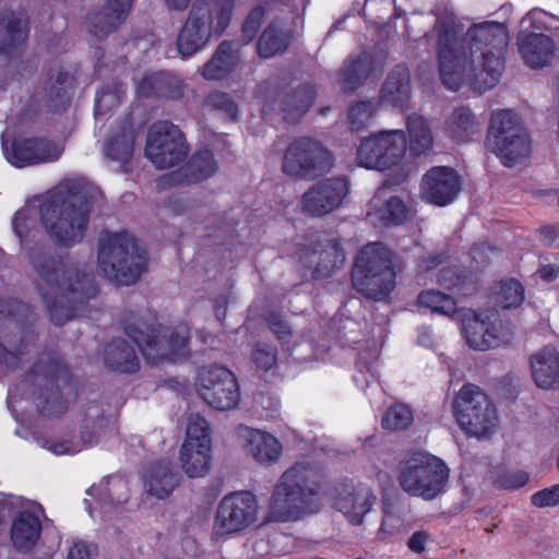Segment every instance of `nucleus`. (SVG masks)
Instances as JSON below:
<instances>
[{
	"label": "nucleus",
	"mask_w": 559,
	"mask_h": 559,
	"mask_svg": "<svg viewBox=\"0 0 559 559\" xmlns=\"http://www.w3.org/2000/svg\"><path fill=\"white\" fill-rule=\"evenodd\" d=\"M82 444L73 443L68 440L46 441L44 447L56 455L75 454L85 448L92 447L98 442L87 430L82 431Z\"/></svg>",
	"instance_id": "51"
},
{
	"label": "nucleus",
	"mask_w": 559,
	"mask_h": 559,
	"mask_svg": "<svg viewBox=\"0 0 559 559\" xmlns=\"http://www.w3.org/2000/svg\"><path fill=\"white\" fill-rule=\"evenodd\" d=\"M288 45V34L276 24H271L261 35L258 52L262 58H272L284 51Z\"/></svg>",
	"instance_id": "48"
},
{
	"label": "nucleus",
	"mask_w": 559,
	"mask_h": 559,
	"mask_svg": "<svg viewBox=\"0 0 559 559\" xmlns=\"http://www.w3.org/2000/svg\"><path fill=\"white\" fill-rule=\"evenodd\" d=\"M29 261L38 276V289L56 325L83 314L85 302L97 295L94 276L80 274L68 259L57 260L50 250L39 248L29 253Z\"/></svg>",
	"instance_id": "2"
},
{
	"label": "nucleus",
	"mask_w": 559,
	"mask_h": 559,
	"mask_svg": "<svg viewBox=\"0 0 559 559\" xmlns=\"http://www.w3.org/2000/svg\"><path fill=\"white\" fill-rule=\"evenodd\" d=\"M461 182L456 171L450 167L436 166L423 177L421 198L431 204L444 206L453 202L460 191Z\"/></svg>",
	"instance_id": "24"
},
{
	"label": "nucleus",
	"mask_w": 559,
	"mask_h": 559,
	"mask_svg": "<svg viewBox=\"0 0 559 559\" xmlns=\"http://www.w3.org/2000/svg\"><path fill=\"white\" fill-rule=\"evenodd\" d=\"M428 535L425 532H416L408 539V548L414 552H421L425 549Z\"/></svg>",
	"instance_id": "62"
},
{
	"label": "nucleus",
	"mask_w": 559,
	"mask_h": 559,
	"mask_svg": "<svg viewBox=\"0 0 559 559\" xmlns=\"http://www.w3.org/2000/svg\"><path fill=\"white\" fill-rule=\"evenodd\" d=\"M411 97V75L404 66H397L388 75L381 92L380 100L393 107H403Z\"/></svg>",
	"instance_id": "36"
},
{
	"label": "nucleus",
	"mask_w": 559,
	"mask_h": 559,
	"mask_svg": "<svg viewBox=\"0 0 559 559\" xmlns=\"http://www.w3.org/2000/svg\"><path fill=\"white\" fill-rule=\"evenodd\" d=\"M145 251L128 233H103L99 238L98 267L117 285L135 283L146 267Z\"/></svg>",
	"instance_id": "6"
},
{
	"label": "nucleus",
	"mask_w": 559,
	"mask_h": 559,
	"mask_svg": "<svg viewBox=\"0 0 559 559\" xmlns=\"http://www.w3.org/2000/svg\"><path fill=\"white\" fill-rule=\"evenodd\" d=\"M316 91L312 86H304L284 102V119L290 122L299 119L313 104Z\"/></svg>",
	"instance_id": "47"
},
{
	"label": "nucleus",
	"mask_w": 559,
	"mask_h": 559,
	"mask_svg": "<svg viewBox=\"0 0 559 559\" xmlns=\"http://www.w3.org/2000/svg\"><path fill=\"white\" fill-rule=\"evenodd\" d=\"M408 148L413 155L427 154L433 145V138L427 120L417 114L409 115L406 121Z\"/></svg>",
	"instance_id": "41"
},
{
	"label": "nucleus",
	"mask_w": 559,
	"mask_h": 559,
	"mask_svg": "<svg viewBox=\"0 0 559 559\" xmlns=\"http://www.w3.org/2000/svg\"><path fill=\"white\" fill-rule=\"evenodd\" d=\"M240 63L238 44L223 41L213 57L204 64L202 75L206 80H223L229 75Z\"/></svg>",
	"instance_id": "34"
},
{
	"label": "nucleus",
	"mask_w": 559,
	"mask_h": 559,
	"mask_svg": "<svg viewBox=\"0 0 559 559\" xmlns=\"http://www.w3.org/2000/svg\"><path fill=\"white\" fill-rule=\"evenodd\" d=\"M28 34V22L23 13H0V51L9 53L23 44Z\"/></svg>",
	"instance_id": "37"
},
{
	"label": "nucleus",
	"mask_w": 559,
	"mask_h": 559,
	"mask_svg": "<svg viewBox=\"0 0 559 559\" xmlns=\"http://www.w3.org/2000/svg\"><path fill=\"white\" fill-rule=\"evenodd\" d=\"M312 248L302 246L296 252L297 260L306 267L313 269V275L319 278L328 276L345 260L344 251L338 242L331 240L326 243L317 241Z\"/></svg>",
	"instance_id": "26"
},
{
	"label": "nucleus",
	"mask_w": 559,
	"mask_h": 559,
	"mask_svg": "<svg viewBox=\"0 0 559 559\" xmlns=\"http://www.w3.org/2000/svg\"><path fill=\"white\" fill-rule=\"evenodd\" d=\"M538 13L530 12L521 21V32L518 36L519 51L525 63L531 68H543L550 63L555 55L552 39L544 34L528 31L527 24L536 20Z\"/></svg>",
	"instance_id": "23"
},
{
	"label": "nucleus",
	"mask_w": 559,
	"mask_h": 559,
	"mask_svg": "<svg viewBox=\"0 0 559 559\" xmlns=\"http://www.w3.org/2000/svg\"><path fill=\"white\" fill-rule=\"evenodd\" d=\"M41 531L39 519L31 512H21L11 526V540L20 551L31 550L37 543Z\"/></svg>",
	"instance_id": "38"
},
{
	"label": "nucleus",
	"mask_w": 559,
	"mask_h": 559,
	"mask_svg": "<svg viewBox=\"0 0 559 559\" xmlns=\"http://www.w3.org/2000/svg\"><path fill=\"white\" fill-rule=\"evenodd\" d=\"M406 135L403 130H382L360 140L356 151L358 166L384 171L397 166L406 151Z\"/></svg>",
	"instance_id": "15"
},
{
	"label": "nucleus",
	"mask_w": 559,
	"mask_h": 559,
	"mask_svg": "<svg viewBox=\"0 0 559 559\" xmlns=\"http://www.w3.org/2000/svg\"><path fill=\"white\" fill-rule=\"evenodd\" d=\"M540 240L545 245H550L558 236V228L555 226H543L539 229Z\"/></svg>",
	"instance_id": "64"
},
{
	"label": "nucleus",
	"mask_w": 559,
	"mask_h": 559,
	"mask_svg": "<svg viewBox=\"0 0 559 559\" xmlns=\"http://www.w3.org/2000/svg\"><path fill=\"white\" fill-rule=\"evenodd\" d=\"M86 493L96 502V507L93 508L90 500H84L90 515L95 519L98 509L99 518L106 519L108 513L117 510L121 503L128 500L129 488L122 477L110 476L100 480L98 485L92 486Z\"/></svg>",
	"instance_id": "25"
},
{
	"label": "nucleus",
	"mask_w": 559,
	"mask_h": 559,
	"mask_svg": "<svg viewBox=\"0 0 559 559\" xmlns=\"http://www.w3.org/2000/svg\"><path fill=\"white\" fill-rule=\"evenodd\" d=\"M319 472L307 463L297 462L278 479L270 501V515L280 522L296 521L318 512L322 507Z\"/></svg>",
	"instance_id": "4"
},
{
	"label": "nucleus",
	"mask_w": 559,
	"mask_h": 559,
	"mask_svg": "<svg viewBox=\"0 0 559 559\" xmlns=\"http://www.w3.org/2000/svg\"><path fill=\"white\" fill-rule=\"evenodd\" d=\"M453 412L460 427L469 436L487 437L498 425L493 404L474 384H464L460 389L454 400Z\"/></svg>",
	"instance_id": "13"
},
{
	"label": "nucleus",
	"mask_w": 559,
	"mask_h": 559,
	"mask_svg": "<svg viewBox=\"0 0 559 559\" xmlns=\"http://www.w3.org/2000/svg\"><path fill=\"white\" fill-rule=\"evenodd\" d=\"M459 322L464 341L474 350L495 349L513 338L512 323L491 310L461 309Z\"/></svg>",
	"instance_id": "9"
},
{
	"label": "nucleus",
	"mask_w": 559,
	"mask_h": 559,
	"mask_svg": "<svg viewBox=\"0 0 559 559\" xmlns=\"http://www.w3.org/2000/svg\"><path fill=\"white\" fill-rule=\"evenodd\" d=\"M524 298V287L513 278L501 281L491 288V299L504 309L520 307Z\"/></svg>",
	"instance_id": "43"
},
{
	"label": "nucleus",
	"mask_w": 559,
	"mask_h": 559,
	"mask_svg": "<svg viewBox=\"0 0 559 559\" xmlns=\"http://www.w3.org/2000/svg\"><path fill=\"white\" fill-rule=\"evenodd\" d=\"M96 548L93 544L78 542L69 549L67 559H92Z\"/></svg>",
	"instance_id": "61"
},
{
	"label": "nucleus",
	"mask_w": 559,
	"mask_h": 559,
	"mask_svg": "<svg viewBox=\"0 0 559 559\" xmlns=\"http://www.w3.org/2000/svg\"><path fill=\"white\" fill-rule=\"evenodd\" d=\"M69 381L68 368L62 364L57 354H45L26 376L25 384L39 389L38 408L45 416L62 414L67 407V401L60 392V384Z\"/></svg>",
	"instance_id": "12"
},
{
	"label": "nucleus",
	"mask_w": 559,
	"mask_h": 559,
	"mask_svg": "<svg viewBox=\"0 0 559 559\" xmlns=\"http://www.w3.org/2000/svg\"><path fill=\"white\" fill-rule=\"evenodd\" d=\"M333 164V156L325 146L312 138L302 136L287 147L282 169L292 177L314 179L329 173Z\"/></svg>",
	"instance_id": "16"
},
{
	"label": "nucleus",
	"mask_w": 559,
	"mask_h": 559,
	"mask_svg": "<svg viewBox=\"0 0 559 559\" xmlns=\"http://www.w3.org/2000/svg\"><path fill=\"white\" fill-rule=\"evenodd\" d=\"M63 190L64 186L61 185L57 192L40 204L38 213L49 238L58 246L72 247L84 238L91 206L81 193L66 194ZM36 214L37 210L33 205H26L15 213L13 229L23 247L34 227Z\"/></svg>",
	"instance_id": "3"
},
{
	"label": "nucleus",
	"mask_w": 559,
	"mask_h": 559,
	"mask_svg": "<svg viewBox=\"0 0 559 559\" xmlns=\"http://www.w3.org/2000/svg\"><path fill=\"white\" fill-rule=\"evenodd\" d=\"M348 190L345 177L321 180L302 194L299 202L300 211L309 216H324L342 205Z\"/></svg>",
	"instance_id": "22"
},
{
	"label": "nucleus",
	"mask_w": 559,
	"mask_h": 559,
	"mask_svg": "<svg viewBox=\"0 0 559 559\" xmlns=\"http://www.w3.org/2000/svg\"><path fill=\"white\" fill-rule=\"evenodd\" d=\"M31 314L29 307L20 300L0 301V361L15 368L34 334L23 329Z\"/></svg>",
	"instance_id": "14"
},
{
	"label": "nucleus",
	"mask_w": 559,
	"mask_h": 559,
	"mask_svg": "<svg viewBox=\"0 0 559 559\" xmlns=\"http://www.w3.org/2000/svg\"><path fill=\"white\" fill-rule=\"evenodd\" d=\"M538 274H539L542 280H544L545 282L549 283V282L555 281L558 277V275H559V267L557 265H554V264L543 265L538 270Z\"/></svg>",
	"instance_id": "63"
},
{
	"label": "nucleus",
	"mask_w": 559,
	"mask_h": 559,
	"mask_svg": "<svg viewBox=\"0 0 559 559\" xmlns=\"http://www.w3.org/2000/svg\"><path fill=\"white\" fill-rule=\"evenodd\" d=\"M252 360L259 368L269 370L276 362V352L264 344H257L252 352Z\"/></svg>",
	"instance_id": "56"
},
{
	"label": "nucleus",
	"mask_w": 559,
	"mask_h": 559,
	"mask_svg": "<svg viewBox=\"0 0 559 559\" xmlns=\"http://www.w3.org/2000/svg\"><path fill=\"white\" fill-rule=\"evenodd\" d=\"M180 86L179 81L167 72H157L146 75L138 85V94L147 96L152 93L167 97H177V93L170 90L171 85Z\"/></svg>",
	"instance_id": "45"
},
{
	"label": "nucleus",
	"mask_w": 559,
	"mask_h": 559,
	"mask_svg": "<svg viewBox=\"0 0 559 559\" xmlns=\"http://www.w3.org/2000/svg\"><path fill=\"white\" fill-rule=\"evenodd\" d=\"M237 436L246 452L260 464H273L282 454V443L270 432L241 425Z\"/></svg>",
	"instance_id": "28"
},
{
	"label": "nucleus",
	"mask_w": 559,
	"mask_h": 559,
	"mask_svg": "<svg viewBox=\"0 0 559 559\" xmlns=\"http://www.w3.org/2000/svg\"><path fill=\"white\" fill-rule=\"evenodd\" d=\"M177 483V475L173 473L169 463H159L151 468L144 486L151 496L165 499L173 492Z\"/></svg>",
	"instance_id": "42"
},
{
	"label": "nucleus",
	"mask_w": 559,
	"mask_h": 559,
	"mask_svg": "<svg viewBox=\"0 0 559 559\" xmlns=\"http://www.w3.org/2000/svg\"><path fill=\"white\" fill-rule=\"evenodd\" d=\"M418 305L447 317H455L459 321L456 302L453 297L435 289L424 290L418 295Z\"/></svg>",
	"instance_id": "44"
},
{
	"label": "nucleus",
	"mask_w": 559,
	"mask_h": 559,
	"mask_svg": "<svg viewBox=\"0 0 559 559\" xmlns=\"http://www.w3.org/2000/svg\"><path fill=\"white\" fill-rule=\"evenodd\" d=\"M531 371L536 385L544 390L559 385V353L546 346L530 359Z\"/></svg>",
	"instance_id": "33"
},
{
	"label": "nucleus",
	"mask_w": 559,
	"mask_h": 559,
	"mask_svg": "<svg viewBox=\"0 0 559 559\" xmlns=\"http://www.w3.org/2000/svg\"><path fill=\"white\" fill-rule=\"evenodd\" d=\"M435 28L425 35L436 39L439 73L445 87L457 91L469 83L479 93L492 88L500 80L509 33L504 24L483 22L474 24L459 38L463 28L447 7L437 9Z\"/></svg>",
	"instance_id": "1"
},
{
	"label": "nucleus",
	"mask_w": 559,
	"mask_h": 559,
	"mask_svg": "<svg viewBox=\"0 0 559 559\" xmlns=\"http://www.w3.org/2000/svg\"><path fill=\"white\" fill-rule=\"evenodd\" d=\"M376 497L367 486L359 485L340 495L334 507L354 525L361 524L364 516L370 512Z\"/></svg>",
	"instance_id": "32"
},
{
	"label": "nucleus",
	"mask_w": 559,
	"mask_h": 559,
	"mask_svg": "<svg viewBox=\"0 0 559 559\" xmlns=\"http://www.w3.org/2000/svg\"><path fill=\"white\" fill-rule=\"evenodd\" d=\"M486 147L495 153L503 165L512 167L528 156L531 144L515 115L510 110H497L491 115Z\"/></svg>",
	"instance_id": "10"
},
{
	"label": "nucleus",
	"mask_w": 559,
	"mask_h": 559,
	"mask_svg": "<svg viewBox=\"0 0 559 559\" xmlns=\"http://www.w3.org/2000/svg\"><path fill=\"white\" fill-rule=\"evenodd\" d=\"M413 420L414 416L409 406L399 403L385 412L382 418V426L388 430H403L406 429Z\"/></svg>",
	"instance_id": "49"
},
{
	"label": "nucleus",
	"mask_w": 559,
	"mask_h": 559,
	"mask_svg": "<svg viewBox=\"0 0 559 559\" xmlns=\"http://www.w3.org/2000/svg\"><path fill=\"white\" fill-rule=\"evenodd\" d=\"M376 114V108L370 102H359L353 105L348 112V121L353 130H361L369 126Z\"/></svg>",
	"instance_id": "53"
},
{
	"label": "nucleus",
	"mask_w": 559,
	"mask_h": 559,
	"mask_svg": "<svg viewBox=\"0 0 559 559\" xmlns=\"http://www.w3.org/2000/svg\"><path fill=\"white\" fill-rule=\"evenodd\" d=\"M445 131L454 141L467 142L479 133L480 122L468 107L459 106L449 116Z\"/></svg>",
	"instance_id": "39"
},
{
	"label": "nucleus",
	"mask_w": 559,
	"mask_h": 559,
	"mask_svg": "<svg viewBox=\"0 0 559 559\" xmlns=\"http://www.w3.org/2000/svg\"><path fill=\"white\" fill-rule=\"evenodd\" d=\"M104 360L108 368L131 373L139 369V359L134 349L123 340H115L104 350Z\"/></svg>",
	"instance_id": "40"
},
{
	"label": "nucleus",
	"mask_w": 559,
	"mask_h": 559,
	"mask_svg": "<svg viewBox=\"0 0 559 559\" xmlns=\"http://www.w3.org/2000/svg\"><path fill=\"white\" fill-rule=\"evenodd\" d=\"M179 461L185 474L191 478L205 476L211 467L212 438L206 419L193 414L188 419L186 439L180 448Z\"/></svg>",
	"instance_id": "17"
},
{
	"label": "nucleus",
	"mask_w": 559,
	"mask_h": 559,
	"mask_svg": "<svg viewBox=\"0 0 559 559\" xmlns=\"http://www.w3.org/2000/svg\"><path fill=\"white\" fill-rule=\"evenodd\" d=\"M532 503L538 508L555 507L559 504V484L535 492L532 496Z\"/></svg>",
	"instance_id": "57"
},
{
	"label": "nucleus",
	"mask_w": 559,
	"mask_h": 559,
	"mask_svg": "<svg viewBox=\"0 0 559 559\" xmlns=\"http://www.w3.org/2000/svg\"><path fill=\"white\" fill-rule=\"evenodd\" d=\"M134 0H108L105 8L90 17L91 32L102 37L115 31L129 13Z\"/></svg>",
	"instance_id": "35"
},
{
	"label": "nucleus",
	"mask_w": 559,
	"mask_h": 559,
	"mask_svg": "<svg viewBox=\"0 0 559 559\" xmlns=\"http://www.w3.org/2000/svg\"><path fill=\"white\" fill-rule=\"evenodd\" d=\"M188 153V146L180 129L168 121H158L151 126L145 156L160 169L170 168L181 162Z\"/></svg>",
	"instance_id": "20"
},
{
	"label": "nucleus",
	"mask_w": 559,
	"mask_h": 559,
	"mask_svg": "<svg viewBox=\"0 0 559 559\" xmlns=\"http://www.w3.org/2000/svg\"><path fill=\"white\" fill-rule=\"evenodd\" d=\"M384 56L382 53L361 52L349 56L340 70V83L344 90L355 91L361 83L382 72Z\"/></svg>",
	"instance_id": "27"
},
{
	"label": "nucleus",
	"mask_w": 559,
	"mask_h": 559,
	"mask_svg": "<svg viewBox=\"0 0 559 559\" xmlns=\"http://www.w3.org/2000/svg\"><path fill=\"white\" fill-rule=\"evenodd\" d=\"M2 151L7 160L17 167L52 163L63 153V145L44 138L14 139L2 136Z\"/></svg>",
	"instance_id": "21"
},
{
	"label": "nucleus",
	"mask_w": 559,
	"mask_h": 559,
	"mask_svg": "<svg viewBox=\"0 0 559 559\" xmlns=\"http://www.w3.org/2000/svg\"><path fill=\"white\" fill-rule=\"evenodd\" d=\"M216 170L217 164L212 152L209 150L199 151L182 169L163 176L159 179V186L199 182L214 175Z\"/></svg>",
	"instance_id": "30"
},
{
	"label": "nucleus",
	"mask_w": 559,
	"mask_h": 559,
	"mask_svg": "<svg viewBox=\"0 0 559 559\" xmlns=\"http://www.w3.org/2000/svg\"><path fill=\"white\" fill-rule=\"evenodd\" d=\"M233 9V0H195L178 35L179 53L190 57L203 49L212 37L221 36L230 23Z\"/></svg>",
	"instance_id": "5"
},
{
	"label": "nucleus",
	"mask_w": 559,
	"mask_h": 559,
	"mask_svg": "<svg viewBox=\"0 0 559 559\" xmlns=\"http://www.w3.org/2000/svg\"><path fill=\"white\" fill-rule=\"evenodd\" d=\"M407 212L403 200L382 186L370 200L367 215L374 225L392 226L403 223Z\"/></svg>",
	"instance_id": "29"
},
{
	"label": "nucleus",
	"mask_w": 559,
	"mask_h": 559,
	"mask_svg": "<svg viewBox=\"0 0 559 559\" xmlns=\"http://www.w3.org/2000/svg\"><path fill=\"white\" fill-rule=\"evenodd\" d=\"M448 477L449 469L439 457L419 451L404 462L400 484L413 496L433 499L443 490Z\"/></svg>",
	"instance_id": "11"
},
{
	"label": "nucleus",
	"mask_w": 559,
	"mask_h": 559,
	"mask_svg": "<svg viewBox=\"0 0 559 559\" xmlns=\"http://www.w3.org/2000/svg\"><path fill=\"white\" fill-rule=\"evenodd\" d=\"M144 324H130L126 328L127 335L138 345L144 358L151 364L164 360L176 361L189 353V328L181 323L174 330L162 326L142 328Z\"/></svg>",
	"instance_id": "8"
},
{
	"label": "nucleus",
	"mask_w": 559,
	"mask_h": 559,
	"mask_svg": "<svg viewBox=\"0 0 559 559\" xmlns=\"http://www.w3.org/2000/svg\"><path fill=\"white\" fill-rule=\"evenodd\" d=\"M492 479L500 489H518L528 481V474L521 469L498 468L492 473Z\"/></svg>",
	"instance_id": "52"
},
{
	"label": "nucleus",
	"mask_w": 559,
	"mask_h": 559,
	"mask_svg": "<svg viewBox=\"0 0 559 559\" xmlns=\"http://www.w3.org/2000/svg\"><path fill=\"white\" fill-rule=\"evenodd\" d=\"M352 281L365 296L374 300L386 298L395 286L391 251L381 242L366 245L354 264Z\"/></svg>",
	"instance_id": "7"
},
{
	"label": "nucleus",
	"mask_w": 559,
	"mask_h": 559,
	"mask_svg": "<svg viewBox=\"0 0 559 559\" xmlns=\"http://www.w3.org/2000/svg\"><path fill=\"white\" fill-rule=\"evenodd\" d=\"M267 323L272 332L277 336L281 342H286L287 337L290 336L289 326L282 320V317L276 313H272L267 317Z\"/></svg>",
	"instance_id": "60"
},
{
	"label": "nucleus",
	"mask_w": 559,
	"mask_h": 559,
	"mask_svg": "<svg viewBox=\"0 0 559 559\" xmlns=\"http://www.w3.org/2000/svg\"><path fill=\"white\" fill-rule=\"evenodd\" d=\"M123 94L124 88L121 85H117L114 91L103 90L98 92L95 103V115H104L110 108L117 107Z\"/></svg>",
	"instance_id": "54"
},
{
	"label": "nucleus",
	"mask_w": 559,
	"mask_h": 559,
	"mask_svg": "<svg viewBox=\"0 0 559 559\" xmlns=\"http://www.w3.org/2000/svg\"><path fill=\"white\" fill-rule=\"evenodd\" d=\"M263 15L264 10L262 8H255L247 16L242 25V36L247 41L251 40L257 35Z\"/></svg>",
	"instance_id": "59"
},
{
	"label": "nucleus",
	"mask_w": 559,
	"mask_h": 559,
	"mask_svg": "<svg viewBox=\"0 0 559 559\" xmlns=\"http://www.w3.org/2000/svg\"><path fill=\"white\" fill-rule=\"evenodd\" d=\"M198 395L216 411H230L238 406L240 392L235 374L223 366L200 369L195 379Z\"/></svg>",
	"instance_id": "18"
},
{
	"label": "nucleus",
	"mask_w": 559,
	"mask_h": 559,
	"mask_svg": "<svg viewBox=\"0 0 559 559\" xmlns=\"http://www.w3.org/2000/svg\"><path fill=\"white\" fill-rule=\"evenodd\" d=\"M209 103L213 107L223 110L229 119H235L237 117V106L229 95L221 92L212 93L209 96Z\"/></svg>",
	"instance_id": "58"
},
{
	"label": "nucleus",
	"mask_w": 559,
	"mask_h": 559,
	"mask_svg": "<svg viewBox=\"0 0 559 559\" xmlns=\"http://www.w3.org/2000/svg\"><path fill=\"white\" fill-rule=\"evenodd\" d=\"M402 527V520L399 515L392 511L384 510L381 525L377 533V538L380 540H386L392 536L396 535Z\"/></svg>",
	"instance_id": "55"
},
{
	"label": "nucleus",
	"mask_w": 559,
	"mask_h": 559,
	"mask_svg": "<svg viewBox=\"0 0 559 559\" xmlns=\"http://www.w3.org/2000/svg\"><path fill=\"white\" fill-rule=\"evenodd\" d=\"M73 76L61 70L49 74L47 82L33 96V102L39 107L58 111L70 100L73 90Z\"/></svg>",
	"instance_id": "31"
},
{
	"label": "nucleus",
	"mask_w": 559,
	"mask_h": 559,
	"mask_svg": "<svg viewBox=\"0 0 559 559\" xmlns=\"http://www.w3.org/2000/svg\"><path fill=\"white\" fill-rule=\"evenodd\" d=\"M467 280V275L460 272L456 265L442 266L438 270L437 282L444 288L456 289L459 294H469V289L465 287Z\"/></svg>",
	"instance_id": "50"
},
{
	"label": "nucleus",
	"mask_w": 559,
	"mask_h": 559,
	"mask_svg": "<svg viewBox=\"0 0 559 559\" xmlns=\"http://www.w3.org/2000/svg\"><path fill=\"white\" fill-rule=\"evenodd\" d=\"M258 519V502L249 491H236L225 496L218 503L213 534L223 537L245 531Z\"/></svg>",
	"instance_id": "19"
},
{
	"label": "nucleus",
	"mask_w": 559,
	"mask_h": 559,
	"mask_svg": "<svg viewBox=\"0 0 559 559\" xmlns=\"http://www.w3.org/2000/svg\"><path fill=\"white\" fill-rule=\"evenodd\" d=\"M134 140L133 128L130 124L123 127L121 133L108 139L106 155L112 160L127 162L132 156Z\"/></svg>",
	"instance_id": "46"
}]
</instances>
